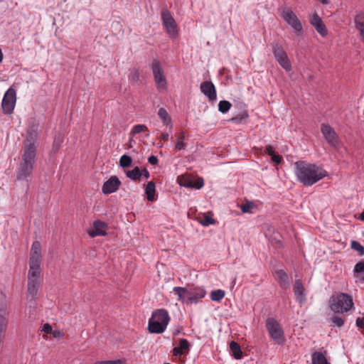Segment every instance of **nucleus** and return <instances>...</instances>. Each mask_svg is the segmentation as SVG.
Segmentation results:
<instances>
[{
	"mask_svg": "<svg viewBox=\"0 0 364 364\" xmlns=\"http://www.w3.org/2000/svg\"><path fill=\"white\" fill-rule=\"evenodd\" d=\"M37 144L31 134L28 133L22 148V156L16 169V177L18 180L29 181L31 179L34 168Z\"/></svg>",
	"mask_w": 364,
	"mask_h": 364,
	"instance_id": "1",
	"label": "nucleus"
},
{
	"mask_svg": "<svg viewBox=\"0 0 364 364\" xmlns=\"http://www.w3.org/2000/svg\"><path fill=\"white\" fill-rule=\"evenodd\" d=\"M295 174L298 181L304 186H311L327 175L321 166L299 161L294 163Z\"/></svg>",
	"mask_w": 364,
	"mask_h": 364,
	"instance_id": "2",
	"label": "nucleus"
},
{
	"mask_svg": "<svg viewBox=\"0 0 364 364\" xmlns=\"http://www.w3.org/2000/svg\"><path fill=\"white\" fill-rule=\"evenodd\" d=\"M170 321L167 310L159 309L155 310L149 320L148 328L151 333H162Z\"/></svg>",
	"mask_w": 364,
	"mask_h": 364,
	"instance_id": "3",
	"label": "nucleus"
},
{
	"mask_svg": "<svg viewBox=\"0 0 364 364\" xmlns=\"http://www.w3.org/2000/svg\"><path fill=\"white\" fill-rule=\"evenodd\" d=\"M353 306L352 297L347 294L340 293L333 296L330 300L331 309L334 313L343 314Z\"/></svg>",
	"mask_w": 364,
	"mask_h": 364,
	"instance_id": "4",
	"label": "nucleus"
},
{
	"mask_svg": "<svg viewBox=\"0 0 364 364\" xmlns=\"http://www.w3.org/2000/svg\"><path fill=\"white\" fill-rule=\"evenodd\" d=\"M271 46L274 58L279 65L286 71L291 70V62L282 46L278 42H273Z\"/></svg>",
	"mask_w": 364,
	"mask_h": 364,
	"instance_id": "5",
	"label": "nucleus"
},
{
	"mask_svg": "<svg viewBox=\"0 0 364 364\" xmlns=\"http://www.w3.org/2000/svg\"><path fill=\"white\" fill-rule=\"evenodd\" d=\"M266 327L272 339L278 344H282L284 342V331L276 319L268 318L266 321Z\"/></svg>",
	"mask_w": 364,
	"mask_h": 364,
	"instance_id": "6",
	"label": "nucleus"
},
{
	"mask_svg": "<svg viewBox=\"0 0 364 364\" xmlns=\"http://www.w3.org/2000/svg\"><path fill=\"white\" fill-rule=\"evenodd\" d=\"M151 70L157 89L159 91L166 90L167 87V82L161 63L158 59L153 60L151 63Z\"/></svg>",
	"mask_w": 364,
	"mask_h": 364,
	"instance_id": "7",
	"label": "nucleus"
},
{
	"mask_svg": "<svg viewBox=\"0 0 364 364\" xmlns=\"http://www.w3.org/2000/svg\"><path fill=\"white\" fill-rule=\"evenodd\" d=\"M281 17L296 31L301 32L303 27L301 21L290 8H284L281 14Z\"/></svg>",
	"mask_w": 364,
	"mask_h": 364,
	"instance_id": "8",
	"label": "nucleus"
},
{
	"mask_svg": "<svg viewBox=\"0 0 364 364\" xmlns=\"http://www.w3.org/2000/svg\"><path fill=\"white\" fill-rule=\"evenodd\" d=\"M16 92L13 87H10L4 95L1 107L5 114H11L15 107Z\"/></svg>",
	"mask_w": 364,
	"mask_h": 364,
	"instance_id": "9",
	"label": "nucleus"
},
{
	"mask_svg": "<svg viewBox=\"0 0 364 364\" xmlns=\"http://www.w3.org/2000/svg\"><path fill=\"white\" fill-rule=\"evenodd\" d=\"M161 18L163 25L166 28L169 36L174 38L177 36V25L175 19L168 11H163L161 12Z\"/></svg>",
	"mask_w": 364,
	"mask_h": 364,
	"instance_id": "10",
	"label": "nucleus"
},
{
	"mask_svg": "<svg viewBox=\"0 0 364 364\" xmlns=\"http://www.w3.org/2000/svg\"><path fill=\"white\" fill-rule=\"evenodd\" d=\"M321 131L326 141L331 146L337 147L338 146V136L330 125L322 124Z\"/></svg>",
	"mask_w": 364,
	"mask_h": 364,
	"instance_id": "11",
	"label": "nucleus"
},
{
	"mask_svg": "<svg viewBox=\"0 0 364 364\" xmlns=\"http://www.w3.org/2000/svg\"><path fill=\"white\" fill-rule=\"evenodd\" d=\"M121 185V181L116 176H111L107 181H106L102 188V193L104 194H110L117 191Z\"/></svg>",
	"mask_w": 364,
	"mask_h": 364,
	"instance_id": "12",
	"label": "nucleus"
},
{
	"mask_svg": "<svg viewBox=\"0 0 364 364\" xmlns=\"http://www.w3.org/2000/svg\"><path fill=\"white\" fill-rule=\"evenodd\" d=\"M205 294L206 291L203 287H192L188 288V304H197L200 299L205 297Z\"/></svg>",
	"mask_w": 364,
	"mask_h": 364,
	"instance_id": "13",
	"label": "nucleus"
},
{
	"mask_svg": "<svg viewBox=\"0 0 364 364\" xmlns=\"http://www.w3.org/2000/svg\"><path fill=\"white\" fill-rule=\"evenodd\" d=\"M293 290L295 295L296 300L300 304H303L306 301L305 295V289L301 279H296L293 285Z\"/></svg>",
	"mask_w": 364,
	"mask_h": 364,
	"instance_id": "14",
	"label": "nucleus"
},
{
	"mask_svg": "<svg viewBox=\"0 0 364 364\" xmlns=\"http://www.w3.org/2000/svg\"><path fill=\"white\" fill-rule=\"evenodd\" d=\"M200 91L208 97L209 100L213 101L217 98L216 90L213 83L210 81H205L200 84Z\"/></svg>",
	"mask_w": 364,
	"mask_h": 364,
	"instance_id": "15",
	"label": "nucleus"
},
{
	"mask_svg": "<svg viewBox=\"0 0 364 364\" xmlns=\"http://www.w3.org/2000/svg\"><path fill=\"white\" fill-rule=\"evenodd\" d=\"M310 23L321 36L324 37L327 35L328 31L326 27L317 14H313Z\"/></svg>",
	"mask_w": 364,
	"mask_h": 364,
	"instance_id": "16",
	"label": "nucleus"
},
{
	"mask_svg": "<svg viewBox=\"0 0 364 364\" xmlns=\"http://www.w3.org/2000/svg\"><path fill=\"white\" fill-rule=\"evenodd\" d=\"M107 225L105 223L100 220H96L93 223L92 228L88 230L90 236L94 237L100 235H105Z\"/></svg>",
	"mask_w": 364,
	"mask_h": 364,
	"instance_id": "17",
	"label": "nucleus"
},
{
	"mask_svg": "<svg viewBox=\"0 0 364 364\" xmlns=\"http://www.w3.org/2000/svg\"><path fill=\"white\" fill-rule=\"evenodd\" d=\"M278 277L277 282L282 289H287L290 287V282L288 274L283 269H278L275 272Z\"/></svg>",
	"mask_w": 364,
	"mask_h": 364,
	"instance_id": "18",
	"label": "nucleus"
},
{
	"mask_svg": "<svg viewBox=\"0 0 364 364\" xmlns=\"http://www.w3.org/2000/svg\"><path fill=\"white\" fill-rule=\"evenodd\" d=\"M40 286L39 280H28V288H27V296L33 299L37 295L38 288Z\"/></svg>",
	"mask_w": 364,
	"mask_h": 364,
	"instance_id": "19",
	"label": "nucleus"
},
{
	"mask_svg": "<svg viewBox=\"0 0 364 364\" xmlns=\"http://www.w3.org/2000/svg\"><path fill=\"white\" fill-rule=\"evenodd\" d=\"M190 344L187 339L181 338L179 341V345L173 349V353L174 355H181L183 353V350L189 351Z\"/></svg>",
	"mask_w": 364,
	"mask_h": 364,
	"instance_id": "20",
	"label": "nucleus"
},
{
	"mask_svg": "<svg viewBox=\"0 0 364 364\" xmlns=\"http://www.w3.org/2000/svg\"><path fill=\"white\" fill-rule=\"evenodd\" d=\"M173 292L178 296V300L183 303L188 304V288L176 287L173 289Z\"/></svg>",
	"mask_w": 364,
	"mask_h": 364,
	"instance_id": "21",
	"label": "nucleus"
},
{
	"mask_svg": "<svg viewBox=\"0 0 364 364\" xmlns=\"http://www.w3.org/2000/svg\"><path fill=\"white\" fill-rule=\"evenodd\" d=\"M355 28L360 31V36L364 39V12L358 13L354 18Z\"/></svg>",
	"mask_w": 364,
	"mask_h": 364,
	"instance_id": "22",
	"label": "nucleus"
},
{
	"mask_svg": "<svg viewBox=\"0 0 364 364\" xmlns=\"http://www.w3.org/2000/svg\"><path fill=\"white\" fill-rule=\"evenodd\" d=\"M156 186L153 181H149L145 188V193L146 194L149 201H154L155 198Z\"/></svg>",
	"mask_w": 364,
	"mask_h": 364,
	"instance_id": "23",
	"label": "nucleus"
},
{
	"mask_svg": "<svg viewBox=\"0 0 364 364\" xmlns=\"http://www.w3.org/2000/svg\"><path fill=\"white\" fill-rule=\"evenodd\" d=\"M41 275V266L29 265L28 273V280H39Z\"/></svg>",
	"mask_w": 364,
	"mask_h": 364,
	"instance_id": "24",
	"label": "nucleus"
},
{
	"mask_svg": "<svg viewBox=\"0 0 364 364\" xmlns=\"http://www.w3.org/2000/svg\"><path fill=\"white\" fill-rule=\"evenodd\" d=\"M230 349L234 358L238 360L242 357V352L240 346L235 341H232L230 343Z\"/></svg>",
	"mask_w": 364,
	"mask_h": 364,
	"instance_id": "25",
	"label": "nucleus"
},
{
	"mask_svg": "<svg viewBox=\"0 0 364 364\" xmlns=\"http://www.w3.org/2000/svg\"><path fill=\"white\" fill-rule=\"evenodd\" d=\"M158 115L164 125L172 127L171 118L164 108L161 107L159 109Z\"/></svg>",
	"mask_w": 364,
	"mask_h": 364,
	"instance_id": "26",
	"label": "nucleus"
},
{
	"mask_svg": "<svg viewBox=\"0 0 364 364\" xmlns=\"http://www.w3.org/2000/svg\"><path fill=\"white\" fill-rule=\"evenodd\" d=\"M312 364H329L325 355L321 353L316 351L312 354Z\"/></svg>",
	"mask_w": 364,
	"mask_h": 364,
	"instance_id": "27",
	"label": "nucleus"
},
{
	"mask_svg": "<svg viewBox=\"0 0 364 364\" xmlns=\"http://www.w3.org/2000/svg\"><path fill=\"white\" fill-rule=\"evenodd\" d=\"M126 176L131 180L136 181L141 177V170L136 166L132 170L126 171Z\"/></svg>",
	"mask_w": 364,
	"mask_h": 364,
	"instance_id": "28",
	"label": "nucleus"
},
{
	"mask_svg": "<svg viewBox=\"0 0 364 364\" xmlns=\"http://www.w3.org/2000/svg\"><path fill=\"white\" fill-rule=\"evenodd\" d=\"M186 139V133L184 132H181L179 133L177 136V141L175 144V149L176 150H183L186 147V143L184 140Z\"/></svg>",
	"mask_w": 364,
	"mask_h": 364,
	"instance_id": "29",
	"label": "nucleus"
},
{
	"mask_svg": "<svg viewBox=\"0 0 364 364\" xmlns=\"http://www.w3.org/2000/svg\"><path fill=\"white\" fill-rule=\"evenodd\" d=\"M225 295V292L222 289L213 290L210 292V299L214 301H221Z\"/></svg>",
	"mask_w": 364,
	"mask_h": 364,
	"instance_id": "30",
	"label": "nucleus"
},
{
	"mask_svg": "<svg viewBox=\"0 0 364 364\" xmlns=\"http://www.w3.org/2000/svg\"><path fill=\"white\" fill-rule=\"evenodd\" d=\"M355 274H360V279L364 282V260L358 262L354 267Z\"/></svg>",
	"mask_w": 364,
	"mask_h": 364,
	"instance_id": "31",
	"label": "nucleus"
},
{
	"mask_svg": "<svg viewBox=\"0 0 364 364\" xmlns=\"http://www.w3.org/2000/svg\"><path fill=\"white\" fill-rule=\"evenodd\" d=\"M330 321H331V326L335 327H341L344 323V319L336 314H333L331 316Z\"/></svg>",
	"mask_w": 364,
	"mask_h": 364,
	"instance_id": "32",
	"label": "nucleus"
},
{
	"mask_svg": "<svg viewBox=\"0 0 364 364\" xmlns=\"http://www.w3.org/2000/svg\"><path fill=\"white\" fill-rule=\"evenodd\" d=\"M41 254H30L29 265L41 266Z\"/></svg>",
	"mask_w": 364,
	"mask_h": 364,
	"instance_id": "33",
	"label": "nucleus"
},
{
	"mask_svg": "<svg viewBox=\"0 0 364 364\" xmlns=\"http://www.w3.org/2000/svg\"><path fill=\"white\" fill-rule=\"evenodd\" d=\"M199 222L203 226H208L215 223V220L207 214H203L202 218L199 219Z\"/></svg>",
	"mask_w": 364,
	"mask_h": 364,
	"instance_id": "34",
	"label": "nucleus"
},
{
	"mask_svg": "<svg viewBox=\"0 0 364 364\" xmlns=\"http://www.w3.org/2000/svg\"><path fill=\"white\" fill-rule=\"evenodd\" d=\"M140 73L139 69L133 68L130 70V73L129 74V80L132 83H136L139 81Z\"/></svg>",
	"mask_w": 364,
	"mask_h": 364,
	"instance_id": "35",
	"label": "nucleus"
},
{
	"mask_svg": "<svg viewBox=\"0 0 364 364\" xmlns=\"http://www.w3.org/2000/svg\"><path fill=\"white\" fill-rule=\"evenodd\" d=\"M350 247L358 252L360 256L364 255V247L359 242L352 240L350 242Z\"/></svg>",
	"mask_w": 364,
	"mask_h": 364,
	"instance_id": "36",
	"label": "nucleus"
},
{
	"mask_svg": "<svg viewBox=\"0 0 364 364\" xmlns=\"http://www.w3.org/2000/svg\"><path fill=\"white\" fill-rule=\"evenodd\" d=\"M132 159L127 154H124L119 159V165L123 168L129 167L132 165Z\"/></svg>",
	"mask_w": 364,
	"mask_h": 364,
	"instance_id": "37",
	"label": "nucleus"
},
{
	"mask_svg": "<svg viewBox=\"0 0 364 364\" xmlns=\"http://www.w3.org/2000/svg\"><path fill=\"white\" fill-rule=\"evenodd\" d=\"M232 105L227 100H221L218 104V110L222 113H226L230 109Z\"/></svg>",
	"mask_w": 364,
	"mask_h": 364,
	"instance_id": "38",
	"label": "nucleus"
},
{
	"mask_svg": "<svg viewBox=\"0 0 364 364\" xmlns=\"http://www.w3.org/2000/svg\"><path fill=\"white\" fill-rule=\"evenodd\" d=\"M148 129L147 127L144 125V124H136L135 126L133 127L131 132H130V135H134V134H140V133H142V132H144L146 131H147Z\"/></svg>",
	"mask_w": 364,
	"mask_h": 364,
	"instance_id": "39",
	"label": "nucleus"
},
{
	"mask_svg": "<svg viewBox=\"0 0 364 364\" xmlns=\"http://www.w3.org/2000/svg\"><path fill=\"white\" fill-rule=\"evenodd\" d=\"M247 117H248V114L247 112H245L242 114L232 117L230 119V122H232L235 124H241L243 121L247 119Z\"/></svg>",
	"mask_w": 364,
	"mask_h": 364,
	"instance_id": "40",
	"label": "nucleus"
},
{
	"mask_svg": "<svg viewBox=\"0 0 364 364\" xmlns=\"http://www.w3.org/2000/svg\"><path fill=\"white\" fill-rule=\"evenodd\" d=\"M63 141V138L60 135H58V136H56L55 138V139L53 141V149L54 151H58Z\"/></svg>",
	"mask_w": 364,
	"mask_h": 364,
	"instance_id": "41",
	"label": "nucleus"
},
{
	"mask_svg": "<svg viewBox=\"0 0 364 364\" xmlns=\"http://www.w3.org/2000/svg\"><path fill=\"white\" fill-rule=\"evenodd\" d=\"M31 254H41V245L38 241H34L31 246Z\"/></svg>",
	"mask_w": 364,
	"mask_h": 364,
	"instance_id": "42",
	"label": "nucleus"
},
{
	"mask_svg": "<svg viewBox=\"0 0 364 364\" xmlns=\"http://www.w3.org/2000/svg\"><path fill=\"white\" fill-rule=\"evenodd\" d=\"M253 207H254L253 203L252 202H248V203H246L245 204H242L240 206V209L242 213H250L251 210L253 208Z\"/></svg>",
	"mask_w": 364,
	"mask_h": 364,
	"instance_id": "43",
	"label": "nucleus"
},
{
	"mask_svg": "<svg viewBox=\"0 0 364 364\" xmlns=\"http://www.w3.org/2000/svg\"><path fill=\"white\" fill-rule=\"evenodd\" d=\"M95 364H124L121 360L98 361Z\"/></svg>",
	"mask_w": 364,
	"mask_h": 364,
	"instance_id": "44",
	"label": "nucleus"
},
{
	"mask_svg": "<svg viewBox=\"0 0 364 364\" xmlns=\"http://www.w3.org/2000/svg\"><path fill=\"white\" fill-rule=\"evenodd\" d=\"M271 160L275 164H279L282 162V158L281 156L278 154H273L271 156Z\"/></svg>",
	"mask_w": 364,
	"mask_h": 364,
	"instance_id": "45",
	"label": "nucleus"
},
{
	"mask_svg": "<svg viewBox=\"0 0 364 364\" xmlns=\"http://www.w3.org/2000/svg\"><path fill=\"white\" fill-rule=\"evenodd\" d=\"M264 153L268 154L270 156H272L273 154H275L274 147L272 145L266 146L265 149H264Z\"/></svg>",
	"mask_w": 364,
	"mask_h": 364,
	"instance_id": "46",
	"label": "nucleus"
},
{
	"mask_svg": "<svg viewBox=\"0 0 364 364\" xmlns=\"http://www.w3.org/2000/svg\"><path fill=\"white\" fill-rule=\"evenodd\" d=\"M179 184H180V186H184L186 188H193L194 187L192 181L189 179H185L184 182H180Z\"/></svg>",
	"mask_w": 364,
	"mask_h": 364,
	"instance_id": "47",
	"label": "nucleus"
},
{
	"mask_svg": "<svg viewBox=\"0 0 364 364\" xmlns=\"http://www.w3.org/2000/svg\"><path fill=\"white\" fill-rule=\"evenodd\" d=\"M43 331H44L46 333H52V326L49 323H45L43 326Z\"/></svg>",
	"mask_w": 364,
	"mask_h": 364,
	"instance_id": "48",
	"label": "nucleus"
},
{
	"mask_svg": "<svg viewBox=\"0 0 364 364\" xmlns=\"http://www.w3.org/2000/svg\"><path fill=\"white\" fill-rule=\"evenodd\" d=\"M148 161L151 165H156L159 162V160L156 156L151 155L148 158Z\"/></svg>",
	"mask_w": 364,
	"mask_h": 364,
	"instance_id": "49",
	"label": "nucleus"
},
{
	"mask_svg": "<svg viewBox=\"0 0 364 364\" xmlns=\"http://www.w3.org/2000/svg\"><path fill=\"white\" fill-rule=\"evenodd\" d=\"M141 176H144L145 178L148 179L150 177L149 172L146 168H144L141 170Z\"/></svg>",
	"mask_w": 364,
	"mask_h": 364,
	"instance_id": "50",
	"label": "nucleus"
},
{
	"mask_svg": "<svg viewBox=\"0 0 364 364\" xmlns=\"http://www.w3.org/2000/svg\"><path fill=\"white\" fill-rule=\"evenodd\" d=\"M356 326L360 328H364L363 320H362V318H358L356 320Z\"/></svg>",
	"mask_w": 364,
	"mask_h": 364,
	"instance_id": "51",
	"label": "nucleus"
},
{
	"mask_svg": "<svg viewBox=\"0 0 364 364\" xmlns=\"http://www.w3.org/2000/svg\"><path fill=\"white\" fill-rule=\"evenodd\" d=\"M161 138L164 141H167L169 139V134L166 132H163L161 135Z\"/></svg>",
	"mask_w": 364,
	"mask_h": 364,
	"instance_id": "52",
	"label": "nucleus"
},
{
	"mask_svg": "<svg viewBox=\"0 0 364 364\" xmlns=\"http://www.w3.org/2000/svg\"><path fill=\"white\" fill-rule=\"evenodd\" d=\"M51 333H53V336L55 338L60 337L63 336V333L60 331H52Z\"/></svg>",
	"mask_w": 364,
	"mask_h": 364,
	"instance_id": "53",
	"label": "nucleus"
},
{
	"mask_svg": "<svg viewBox=\"0 0 364 364\" xmlns=\"http://www.w3.org/2000/svg\"><path fill=\"white\" fill-rule=\"evenodd\" d=\"M203 186V179H200V181L198 182L197 185L196 186V188L197 189H200V188H202Z\"/></svg>",
	"mask_w": 364,
	"mask_h": 364,
	"instance_id": "54",
	"label": "nucleus"
},
{
	"mask_svg": "<svg viewBox=\"0 0 364 364\" xmlns=\"http://www.w3.org/2000/svg\"><path fill=\"white\" fill-rule=\"evenodd\" d=\"M3 57H4V55H3V53H2L1 49L0 48V63H1V62H2V60H3Z\"/></svg>",
	"mask_w": 364,
	"mask_h": 364,
	"instance_id": "55",
	"label": "nucleus"
},
{
	"mask_svg": "<svg viewBox=\"0 0 364 364\" xmlns=\"http://www.w3.org/2000/svg\"><path fill=\"white\" fill-rule=\"evenodd\" d=\"M360 219L363 221H364V211L363 213H361L360 215Z\"/></svg>",
	"mask_w": 364,
	"mask_h": 364,
	"instance_id": "56",
	"label": "nucleus"
},
{
	"mask_svg": "<svg viewBox=\"0 0 364 364\" xmlns=\"http://www.w3.org/2000/svg\"><path fill=\"white\" fill-rule=\"evenodd\" d=\"M362 320H363V322H364V317L362 318Z\"/></svg>",
	"mask_w": 364,
	"mask_h": 364,
	"instance_id": "57",
	"label": "nucleus"
}]
</instances>
